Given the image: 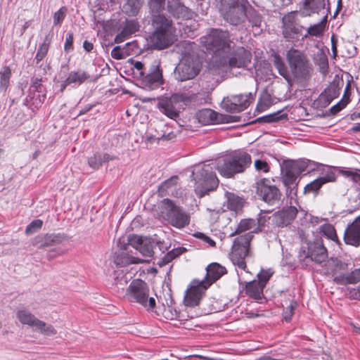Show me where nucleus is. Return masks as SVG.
<instances>
[{
  "instance_id": "1",
  "label": "nucleus",
  "mask_w": 360,
  "mask_h": 360,
  "mask_svg": "<svg viewBox=\"0 0 360 360\" xmlns=\"http://www.w3.org/2000/svg\"><path fill=\"white\" fill-rule=\"evenodd\" d=\"M201 42L212 52V65L226 71L229 68L246 67L251 61L252 54L243 46L235 47L228 31L212 29Z\"/></svg>"
},
{
  "instance_id": "2",
  "label": "nucleus",
  "mask_w": 360,
  "mask_h": 360,
  "mask_svg": "<svg viewBox=\"0 0 360 360\" xmlns=\"http://www.w3.org/2000/svg\"><path fill=\"white\" fill-rule=\"evenodd\" d=\"M127 244L123 245L113 255V262L117 267H124L133 264H142L146 260L133 256L129 247L131 246L138 250L143 256L152 257L153 248L158 242L150 237L130 234L128 236Z\"/></svg>"
},
{
  "instance_id": "3",
  "label": "nucleus",
  "mask_w": 360,
  "mask_h": 360,
  "mask_svg": "<svg viewBox=\"0 0 360 360\" xmlns=\"http://www.w3.org/2000/svg\"><path fill=\"white\" fill-rule=\"evenodd\" d=\"M257 230L255 221L251 219L241 220L236 230V233L251 231L235 239L231 253L233 264L244 271L247 267L245 259L250 255V243L254 236L252 233L257 232Z\"/></svg>"
},
{
  "instance_id": "4",
  "label": "nucleus",
  "mask_w": 360,
  "mask_h": 360,
  "mask_svg": "<svg viewBox=\"0 0 360 360\" xmlns=\"http://www.w3.org/2000/svg\"><path fill=\"white\" fill-rule=\"evenodd\" d=\"M202 103V98L198 93L184 91L159 99V109L168 117L176 119L185 107L196 106Z\"/></svg>"
},
{
  "instance_id": "5",
  "label": "nucleus",
  "mask_w": 360,
  "mask_h": 360,
  "mask_svg": "<svg viewBox=\"0 0 360 360\" xmlns=\"http://www.w3.org/2000/svg\"><path fill=\"white\" fill-rule=\"evenodd\" d=\"M211 160H207L193 167L192 177L195 181V192L200 198L210 191H214L219 185V180L210 163Z\"/></svg>"
},
{
  "instance_id": "6",
  "label": "nucleus",
  "mask_w": 360,
  "mask_h": 360,
  "mask_svg": "<svg viewBox=\"0 0 360 360\" xmlns=\"http://www.w3.org/2000/svg\"><path fill=\"white\" fill-rule=\"evenodd\" d=\"M285 169L283 171L282 182L285 187L286 195L290 199L297 197L300 176L307 167L306 162L288 159L283 161Z\"/></svg>"
},
{
  "instance_id": "7",
  "label": "nucleus",
  "mask_w": 360,
  "mask_h": 360,
  "mask_svg": "<svg viewBox=\"0 0 360 360\" xmlns=\"http://www.w3.org/2000/svg\"><path fill=\"white\" fill-rule=\"evenodd\" d=\"M249 6L248 0H222L220 13L227 22L238 25L245 22Z\"/></svg>"
},
{
  "instance_id": "8",
  "label": "nucleus",
  "mask_w": 360,
  "mask_h": 360,
  "mask_svg": "<svg viewBox=\"0 0 360 360\" xmlns=\"http://www.w3.org/2000/svg\"><path fill=\"white\" fill-rule=\"evenodd\" d=\"M290 71L297 79L306 80L312 70L306 54L300 50L291 49L286 53Z\"/></svg>"
},
{
  "instance_id": "9",
  "label": "nucleus",
  "mask_w": 360,
  "mask_h": 360,
  "mask_svg": "<svg viewBox=\"0 0 360 360\" xmlns=\"http://www.w3.org/2000/svg\"><path fill=\"white\" fill-rule=\"evenodd\" d=\"M149 288L146 282L141 279L133 280L129 285L126 295L130 302L139 303L148 310L154 309L155 300L150 297L148 300Z\"/></svg>"
},
{
  "instance_id": "10",
  "label": "nucleus",
  "mask_w": 360,
  "mask_h": 360,
  "mask_svg": "<svg viewBox=\"0 0 360 360\" xmlns=\"http://www.w3.org/2000/svg\"><path fill=\"white\" fill-rule=\"evenodd\" d=\"M16 318L22 325L32 327L35 331L45 336H52L57 333L52 325L39 320L27 309H18L16 312Z\"/></svg>"
},
{
  "instance_id": "11",
  "label": "nucleus",
  "mask_w": 360,
  "mask_h": 360,
  "mask_svg": "<svg viewBox=\"0 0 360 360\" xmlns=\"http://www.w3.org/2000/svg\"><path fill=\"white\" fill-rule=\"evenodd\" d=\"M256 92L230 95L224 98L221 108L228 112L238 113L247 109L255 101Z\"/></svg>"
},
{
  "instance_id": "12",
  "label": "nucleus",
  "mask_w": 360,
  "mask_h": 360,
  "mask_svg": "<svg viewBox=\"0 0 360 360\" xmlns=\"http://www.w3.org/2000/svg\"><path fill=\"white\" fill-rule=\"evenodd\" d=\"M165 0H159V11ZM176 29L169 18L159 13V50L171 46L176 41Z\"/></svg>"
},
{
  "instance_id": "13",
  "label": "nucleus",
  "mask_w": 360,
  "mask_h": 360,
  "mask_svg": "<svg viewBox=\"0 0 360 360\" xmlns=\"http://www.w3.org/2000/svg\"><path fill=\"white\" fill-rule=\"evenodd\" d=\"M200 65L197 58L184 56L175 68V77L180 81L193 79L200 71Z\"/></svg>"
},
{
  "instance_id": "14",
  "label": "nucleus",
  "mask_w": 360,
  "mask_h": 360,
  "mask_svg": "<svg viewBox=\"0 0 360 360\" xmlns=\"http://www.w3.org/2000/svg\"><path fill=\"white\" fill-rule=\"evenodd\" d=\"M208 287L201 281L193 280L186 289L184 297L186 307H195L198 306L205 295Z\"/></svg>"
},
{
  "instance_id": "15",
  "label": "nucleus",
  "mask_w": 360,
  "mask_h": 360,
  "mask_svg": "<svg viewBox=\"0 0 360 360\" xmlns=\"http://www.w3.org/2000/svg\"><path fill=\"white\" fill-rule=\"evenodd\" d=\"M269 180L261 179L255 184L257 194L269 205L278 204L281 198L280 190L274 185H269Z\"/></svg>"
},
{
  "instance_id": "16",
  "label": "nucleus",
  "mask_w": 360,
  "mask_h": 360,
  "mask_svg": "<svg viewBox=\"0 0 360 360\" xmlns=\"http://www.w3.org/2000/svg\"><path fill=\"white\" fill-rule=\"evenodd\" d=\"M302 253L300 257L310 258L311 261L316 263H322L326 261L328 257L326 248L323 244L321 238H316L313 243H309L307 247V251L302 248Z\"/></svg>"
},
{
  "instance_id": "17",
  "label": "nucleus",
  "mask_w": 360,
  "mask_h": 360,
  "mask_svg": "<svg viewBox=\"0 0 360 360\" xmlns=\"http://www.w3.org/2000/svg\"><path fill=\"white\" fill-rule=\"evenodd\" d=\"M250 161L251 159H226L222 165L217 166V169L221 175L229 178L243 172Z\"/></svg>"
},
{
  "instance_id": "18",
  "label": "nucleus",
  "mask_w": 360,
  "mask_h": 360,
  "mask_svg": "<svg viewBox=\"0 0 360 360\" xmlns=\"http://www.w3.org/2000/svg\"><path fill=\"white\" fill-rule=\"evenodd\" d=\"M162 293L165 297V303L162 302V316L167 320H174L177 317L176 310L172 306L173 302L170 278H168L162 284Z\"/></svg>"
},
{
  "instance_id": "19",
  "label": "nucleus",
  "mask_w": 360,
  "mask_h": 360,
  "mask_svg": "<svg viewBox=\"0 0 360 360\" xmlns=\"http://www.w3.org/2000/svg\"><path fill=\"white\" fill-rule=\"evenodd\" d=\"M65 240V236L61 233H46L36 236L32 245L37 248H52L60 245Z\"/></svg>"
},
{
  "instance_id": "20",
  "label": "nucleus",
  "mask_w": 360,
  "mask_h": 360,
  "mask_svg": "<svg viewBox=\"0 0 360 360\" xmlns=\"http://www.w3.org/2000/svg\"><path fill=\"white\" fill-rule=\"evenodd\" d=\"M167 9L168 13L176 19L188 20L193 16L191 10L183 5L179 0H168Z\"/></svg>"
},
{
  "instance_id": "21",
  "label": "nucleus",
  "mask_w": 360,
  "mask_h": 360,
  "mask_svg": "<svg viewBox=\"0 0 360 360\" xmlns=\"http://www.w3.org/2000/svg\"><path fill=\"white\" fill-rule=\"evenodd\" d=\"M344 240L348 245L354 246L360 245V216L345 229Z\"/></svg>"
},
{
  "instance_id": "22",
  "label": "nucleus",
  "mask_w": 360,
  "mask_h": 360,
  "mask_svg": "<svg viewBox=\"0 0 360 360\" xmlns=\"http://www.w3.org/2000/svg\"><path fill=\"white\" fill-rule=\"evenodd\" d=\"M206 276L201 281L208 288L216 281L219 279L223 275L226 274V269L224 266L217 264L212 263L206 268Z\"/></svg>"
},
{
  "instance_id": "23",
  "label": "nucleus",
  "mask_w": 360,
  "mask_h": 360,
  "mask_svg": "<svg viewBox=\"0 0 360 360\" xmlns=\"http://www.w3.org/2000/svg\"><path fill=\"white\" fill-rule=\"evenodd\" d=\"M297 210L290 206L278 212L274 217L275 223L278 226L284 227L290 224L296 217Z\"/></svg>"
},
{
  "instance_id": "24",
  "label": "nucleus",
  "mask_w": 360,
  "mask_h": 360,
  "mask_svg": "<svg viewBox=\"0 0 360 360\" xmlns=\"http://www.w3.org/2000/svg\"><path fill=\"white\" fill-rule=\"evenodd\" d=\"M89 75L82 70L72 71L69 73L68 77L62 82L60 84V91L63 92L66 87L70 84L80 85L89 79Z\"/></svg>"
},
{
  "instance_id": "25",
  "label": "nucleus",
  "mask_w": 360,
  "mask_h": 360,
  "mask_svg": "<svg viewBox=\"0 0 360 360\" xmlns=\"http://www.w3.org/2000/svg\"><path fill=\"white\" fill-rule=\"evenodd\" d=\"M139 29V25L136 20H127L121 32L115 36L114 42L120 44L124 41L126 39L131 37L132 34L136 33Z\"/></svg>"
},
{
  "instance_id": "26",
  "label": "nucleus",
  "mask_w": 360,
  "mask_h": 360,
  "mask_svg": "<svg viewBox=\"0 0 360 360\" xmlns=\"http://www.w3.org/2000/svg\"><path fill=\"white\" fill-rule=\"evenodd\" d=\"M168 223L178 229L184 228L190 223V215L182 207L179 206L171 215Z\"/></svg>"
},
{
  "instance_id": "27",
  "label": "nucleus",
  "mask_w": 360,
  "mask_h": 360,
  "mask_svg": "<svg viewBox=\"0 0 360 360\" xmlns=\"http://www.w3.org/2000/svg\"><path fill=\"white\" fill-rule=\"evenodd\" d=\"M292 16L288 15L283 18V35L288 40L294 39V35L301 34L303 27L291 20Z\"/></svg>"
},
{
  "instance_id": "28",
  "label": "nucleus",
  "mask_w": 360,
  "mask_h": 360,
  "mask_svg": "<svg viewBox=\"0 0 360 360\" xmlns=\"http://www.w3.org/2000/svg\"><path fill=\"white\" fill-rule=\"evenodd\" d=\"M178 207L179 205L174 201L169 198L163 199L159 205V217H161L168 222L171 215Z\"/></svg>"
},
{
  "instance_id": "29",
  "label": "nucleus",
  "mask_w": 360,
  "mask_h": 360,
  "mask_svg": "<svg viewBox=\"0 0 360 360\" xmlns=\"http://www.w3.org/2000/svg\"><path fill=\"white\" fill-rule=\"evenodd\" d=\"M221 116V115L210 109H204L197 114L199 122L205 125L219 122Z\"/></svg>"
},
{
  "instance_id": "30",
  "label": "nucleus",
  "mask_w": 360,
  "mask_h": 360,
  "mask_svg": "<svg viewBox=\"0 0 360 360\" xmlns=\"http://www.w3.org/2000/svg\"><path fill=\"white\" fill-rule=\"evenodd\" d=\"M333 281L339 285L355 284L360 281V267L355 269L347 275H336L333 278Z\"/></svg>"
},
{
  "instance_id": "31",
  "label": "nucleus",
  "mask_w": 360,
  "mask_h": 360,
  "mask_svg": "<svg viewBox=\"0 0 360 360\" xmlns=\"http://www.w3.org/2000/svg\"><path fill=\"white\" fill-rule=\"evenodd\" d=\"M264 287L257 282V281H252L249 283H247L245 285V293L250 297L259 300L263 298V290Z\"/></svg>"
},
{
  "instance_id": "32",
  "label": "nucleus",
  "mask_w": 360,
  "mask_h": 360,
  "mask_svg": "<svg viewBox=\"0 0 360 360\" xmlns=\"http://www.w3.org/2000/svg\"><path fill=\"white\" fill-rule=\"evenodd\" d=\"M272 58L274 65L278 70V73L291 86L292 82L291 75L281 57L278 54L274 53L272 55Z\"/></svg>"
},
{
  "instance_id": "33",
  "label": "nucleus",
  "mask_w": 360,
  "mask_h": 360,
  "mask_svg": "<svg viewBox=\"0 0 360 360\" xmlns=\"http://www.w3.org/2000/svg\"><path fill=\"white\" fill-rule=\"evenodd\" d=\"M246 18L251 24L252 28L254 29V32H255L256 33H259L260 31L262 30V16L255 9H254L252 7L250 4L248 9H247Z\"/></svg>"
},
{
  "instance_id": "34",
  "label": "nucleus",
  "mask_w": 360,
  "mask_h": 360,
  "mask_svg": "<svg viewBox=\"0 0 360 360\" xmlns=\"http://www.w3.org/2000/svg\"><path fill=\"white\" fill-rule=\"evenodd\" d=\"M133 47H135L134 43H127L123 48L120 46H115L111 51V57L115 60L124 59L131 55Z\"/></svg>"
},
{
  "instance_id": "35",
  "label": "nucleus",
  "mask_w": 360,
  "mask_h": 360,
  "mask_svg": "<svg viewBox=\"0 0 360 360\" xmlns=\"http://www.w3.org/2000/svg\"><path fill=\"white\" fill-rule=\"evenodd\" d=\"M144 88L153 90L158 88V65H153L151 71L142 79Z\"/></svg>"
},
{
  "instance_id": "36",
  "label": "nucleus",
  "mask_w": 360,
  "mask_h": 360,
  "mask_svg": "<svg viewBox=\"0 0 360 360\" xmlns=\"http://www.w3.org/2000/svg\"><path fill=\"white\" fill-rule=\"evenodd\" d=\"M315 0H305L303 3V6L300 11V14L302 17L310 16L312 13H319L322 8H324V0H322L321 6L316 8Z\"/></svg>"
},
{
  "instance_id": "37",
  "label": "nucleus",
  "mask_w": 360,
  "mask_h": 360,
  "mask_svg": "<svg viewBox=\"0 0 360 360\" xmlns=\"http://www.w3.org/2000/svg\"><path fill=\"white\" fill-rule=\"evenodd\" d=\"M51 41V38L49 36H46L44 41L39 46L34 57V61L37 64L39 63L46 56L50 47Z\"/></svg>"
},
{
  "instance_id": "38",
  "label": "nucleus",
  "mask_w": 360,
  "mask_h": 360,
  "mask_svg": "<svg viewBox=\"0 0 360 360\" xmlns=\"http://www.w3.org/2000/svg\"><path fill=\"white\" fill-rule=\"evenodd\" d=\"M141 4L139 0H126L122 11L129 16H136L140 10Z\"/></svg>"
},
{
  "instance_id": "39",
  "label": "nucleus",
  "mask_w": 360,
  "mask_h": 360,
  "mask_svg": "<svg viewBox=\"0 0 360 360\" xmlns=\"http://www.w3.org/2000/svg\"><path fill=\"white\" fill-rule=\"evenodd\" d=\"M186 251L185 248L181 247L172 250L165 254L161 259L160 262H159V266H163L167 264L169 262H172L174 258L181 255L184 252Z\"/></svg>"
},
{
  "instance_id": "40",
  "label": "nucleus",
  "mask_w": 360,
  "mask_h": 360,
  "mask_svg": "<svg viewBox=\"0 0 360 360\" xmlns=\"http://www.w3.org/2000/svg\"><path fill=\"white\" fill-rule=\"evenodd\" d=\"M327 182L325 177L318 178L309 184H307L304 188V193H316L321 187Z\"/></svg>"
},
{
  "instance_id": "41",
  "label": "nucleus",
  "mask_w": 360,
  "mask_h": 360,
  "mask_svg": "<svg viewBox=\"0 0 360 360\" xmlns=\"http://www.w3.org/2000/svg\"><path fill=\"white\" fill-rule=\"evenodd\" d=\"M320 232L323 233L328 239L339 243L336 231L333 226L329 224H325L319 227Z\"/></svg>"
},
{
  "instance_id": "42",
  "label": "nucleus",
  "mask_w": 360,
  "mask_h": 360,
  "mask_svg": "<svg viewBox=\"0 0 360 360\" xmlns=\"http://www.w3.org/2000/svg\"><path fill=\"white\" fill-rule=\"evenodd\" d=\"M11 70L8 66H4L0 71V86L5 90L8 88L11 77Z\"/></svg>"
},
{
  "instance_id": "43",
  "label": "nucleus",
  "mask_w": 360,
  "mask_h": 360,
  "mask_svg": "<svg viewBox=\"0 0 360 360\" xmlns=\"http://www.w3.org/2000/svg\"><path fill=\"white\" fill-rule=\"evenodd\" d=\"M228 207L231 210L236 211L243 206V199L238 195L233 193H229L228 195Z\"/></svg>"
},
{
  "instance_id": "44",
  "label": "nucleus",
  "mask_w": 360,
  "mask_h": 360,
  "mask_svg": "<svg viewBox=\"0 0 360 360\" xmlns=\"http://www.w3.org/2000/svg\"><path fill=\"white\" fill-rule=\"evenodd\" d=\"M349 84H347L346 87V90L348 89ZM347 91H345V94H344L342 98L340 101H339L337 104L332 106L330 109V112L333 115H335L339 112L342 109L346 107V105L349 103V96L346 95Z\"/></svg>"
},
{
  "instance_id": "45",
  "label": "nucleus",
  "mask_w": 360,
  "mask_h": 360,
  "mask_svg": "<svg viewBox=\"0 0 360 360\" xmlns=\"http://www.w3.org/2000/svg\"><path fill=\"white\" fill-rule=\"evenodd\" d=\"M177 176H173L167 179L159 186V193H169V190L175 187L177 184Z\"/></svg>"
},
{
  "instance_id": "46",
  "label": "nucleus",
  "mask_w": 360,
  "mask_h": 360,
  "mask_svg": "<svg viewBox=\"0 0 360 360\" xmlns=\"http://www.w3.org/2000/svg\"><path fill=\"white\" fill-rule=\"evenodd\" d=\"M43 221L41 219H34L31 221L27 226L25 231L26 235H32L39 230H40L42 227Z\"/></svg>"
},
{
  "instance_id": "47",
  "label": "nucleus",
  "mask_w": 360,
  "mask_h": 360,
  "mask_svg": "<svg viewBox=\"0 0 360 360\" xmlns=\"http://www.w3.org/2000/svg\"><path fill=\"white\" fill-rule=\"evenodd\" d=\"M323 32V26L322 23L315 24L307 29V32L304 35V37H307L308 35L319 37L322 34Z\"/></svg>"
},
{
  "instance_id": "48",
  "label": "nucleus",
  "mask_w": 360,
  "mask_h": 360,
  "mask_svg": "<svg viewBox=\"0 0 360 360\" xmlns=\"http://www.w3.org/2000/svg\"><path fill=\"white\" fill-rule=\"evenodd\" d=\"M221 158H251V155L242 150L226 151Z\"/></svg>"
},
{
  "instance_id": "49",
  "label": "nucleus",
  "mask_w": 360,
  "mask_h": 360,
  "mask_svg": "<svg viewBox=\"0 0 360 360\" xmlns=\"http://www.w3.org/2000/svg\"><path fill=\"white\" fill-rule=\"evenodd\" d=\"M67 9L65 7H61L53 15V24L55 25H60L65 18V12Z\"/></svg>"
},
{
  "instance_id": "50",
  "label": "nucleus",
  "mask_w": 360,
  "mask_h": 360,
  "mask_svg": "<svg viewBox=\"0 0 360 360\" xmlns=\"http://www.w3.org/2000/svg\"><path fill=\"white\" fill-rule=\"evenodd\" d=\"M334 269H333V275L334 277L341 271H346L348 269V264L340 260H333V261Z\"/></svg>"
},
{
  "instance_id": "51",
  "label": "nucleus",
  "mask_w": 360,
  "mask_h": 360,
  "mask_svg": "<svg viewBox=\"0 0 360 360\" xmlns=\"http://www.w3.org/2000/svg\"><path fill=\"white\" fill-rule=\"evenodd\" d=\"M271 275L272 273L269 271H262L260 274H258L259 279L257 281L259 282V283L264 288Z\"/></svg>"
},
{
  "instance_id": "52",
  "label": "nucleus",
  "mask_w": 360,
  "mask_h": 360,
  "mask_svg": "<svg viewBox=\"0 0 360 360\" xmlns=\"http://www.w3.org/2000/svg\"><path fill=\"white\" fill-rule=\"evenodd\" d=\"M279 120L278 113L269 114L263 117H259L257 121L258 122L271 123L276 122Z\"/></svg>"
},
{
  "instance_id": "53",
  "label": "nucleus",
  "mask_w": 360,
  "mask_h": 360,
  "mask_svg": "<svg viewBox=\"0 0 360 360\" xmlns=\"http://www.w3.org/2000/svg\"><path fill=\"white\" fill-rule=\"evenodd\" d=\"M255 167L257 170L262 171L264 172H268L269 170V166L266 161L262 159H257L255 162Z\"/></svg>"
},
{
  "instance_id": "54",
  "label": "nucleus",
  "mask_w": 360,
  "mask_h": 360,
  "mask_svg": "<svg viewBox=\"0 0 360 360\" xmlns=\"http://www.w3.org/2000/svg\"><path fill=\"white\" fill-rule=\"evenodd\" d=\"M341 173L347 177H351V179L355 182L360 181V174H358L356 171L346 169L341 170Z\"/></svg>"
},
{
  "instance_id": "55",
  "label": "nucleus",
  "mask_w": 360,
  "mask_h": 360,
  "mask_svg": "<svg viewBox=\"0 0 360 360\" xmlns=\"http://www.w3.org/2000/svg\"><path fill=\"white\" fill-rule=\"evenodd\" d=\"M73 40L74 36L72 33H68L65 38V42L64 44V50L66 53L73 49Z\"/></svg>"
},
{
  "instance_id": "56",
  "label": "nucleus",
  "mask_w": 360,
  "mask_h": 360,
  "mask_svg": "<svg viewBox=\"0 0 360 360\" xmlns=\"http://www.w3.org/2000/svg\"><path fill=\"white\" fill-rule=\"evenodd\" d=\"M194 236L197 238L201 239L205 243H207L210 247H215L216 245V243L211 238L202 233L198 232L194 234Z\"/></svg>"
},
{
  "instance_id": "57",
  "label": "nucleus",
  "mask_w": 360,
  "mask_h": 360,
  "mask_svg": "<svg viewBox=\"0 0 360 360\" xmlns=\"http://www.w3.org/2000/svg\"><path fill=\"white\" fill-rule=\"evenodd\" d=\"M149 6L153 13V23L158 22V0H150L149 1Z\"/></svg>"
},
{
  "instance_id": "58",
  "label": "nucleus",
  "mask_w": 360,
  "mask_h": 360,
  "mask_svg": "<svg viewBox=\"0 0 360 360\" xmlns=\"http://www.w3.org/2000/svg\"><path fill=\"white\" fill-rule=\"evenodd\" d=\"M106 159H86L89 167L92 169H98Z\"/></svg>"
},
{
  "instance_id": "59",
  "label": "nucleus",
  "mask_w": 360,
  "mask_h": 360,
  "mask_svg": "<svg viewBox=\"0 0 360 360\" xmlns=\"http://www.w3.org/2000/svg\"><path fill=\"white\" fill-rule=\"evenodd\" d=\"M296 307V303L295 302H293V303H291L287 308L285 310H284L283 311V316H284V319L286 320V321H290L292 314H293V311L295 309Z\"/></svg>"
},
{
  "instance_id": "60",
  "label": "nucleus",
  "mask_w": 360,
  "mask_h": 360,
  "mask_svg": "<svg viewBox=\"0 0 360 360\" xmlns=\"http://www.w3.org/2000/svg\"><path fill=\"white\" fill-rule=\"evenodd\" d=\"M32 87L37 91L40 92L42 87L41 79L39 78H32Z\"/></svg>"
},
{
  "instance_id": "61",
  "label": "nucleus",
  "mask_w": 360,
  "mask_h": 360,
  "mask_svg": "<svg viewBox=\"0 0 360 360\" xmlns=\"http://www.w3.org/2000/svg\"><path fill=\"white\" fill-rule=\"evenodd\" d=\"M63 253V251L60 249H53V250H50L48 253H47V258L48 259H52L53 258H54L57 255H60Z\"/></svg>"
},
{
  "instance_id": "62",
  "label": "nucleus",
  "mask_w": 360,
  "mask_h": 360,
  "mask_svg": "<svg viewBox=\"0 0 360 360\" xmlns=\"http://www.w3.org/2000/svg\"><path fill=\"white\" fill-rule=\"evenodd\" d=\"M331 91H333V96H331V97L330 98V99H329V100H328V103H330V102L333 98H336V97H337L338 94H337V92H336V89H328V91H325L324 95H323V94H322V95H321V97H323V96H327L328 95H330V92H331Z\"/></svg>"
},
{
  "instance_id": "63",
  "label": "nucleus",
  "mask_w": 360,
  "mask_h": 360,
  "mask_svg": "<svg viewBox=\"0 0 360 360\" xmlns=\"http://www.w3.org/2000/svg\"><path fill=\"white\" fill-rule=\"evenodd\" d=\"M83 48L84 49V50L87 52H90L91 51L93 50L94 49V45L93 44L88 41V40H85L84 42H83Z\"/></svg>"
},
{
  "instance_id": "64",
  "label": "nucleus",
  "mask_w": 360,
  "mask_h": 360,
  "mask_svg": "<svg viewBox=\"0 0 360 360\" xmlns=\"http://www.w3.org/2000/svg\"><path fill=\"white\" fill-rule=\"evenodd\" d=\"M131 63L137 70H141L143 68V64L141 61H135L134 60H131Z\"/></svg>"
}]
</instances>
